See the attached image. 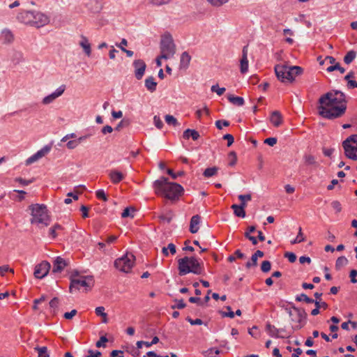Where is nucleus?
Listing matches in <instances>:
<instances>
[{
    "mask_svg": "<svg viewBox=\"0 0 357 357\" xmlns=\"http://www.w3.org/2000/svg\"><path fill=\"white\" fill-rule=\"evenodd\" d=\"M319 114L322 117L333 120L342 117L347 110V98L344 92L331 90L320 96L318 100Z\"/></svg>",
    "mask_w": 357,
    "mask_h": 357,
    "instance_id": "f257e3e1",
    "label": "nucleus"
},
{
    "mask_svg": "<svg viewBox=\"0 0 357 357\" xmlns=\"http://www.w3.org/2000/svg\"><path fill=\"white\" fill-rule=\"evenodd\" d=\"M153 187L155 194L164 195L166 198L174 200L178 199L183 191V187L176 183H170L166 177H160L155 181Z\"/></svg>",
    "mask_w": 357,
    "mask_h": 357,
    "instance_id": "f03ea898",
    "label": "nucleus"
},
{
    "mask_svg": "<svg viewBox=\"0 0 357 357\" xmlns=\"http://www.w3.org/2000/svg\"><path fill=\"white\" fill-rule=\"evenodd\" d=\"M274 70L278 79L282 82H293L296 76L303 73V69L300 66H289L286 64H278Z\"/></svg>",
    "mask_w": 357,
    "mask_h": 357,
    "instance_id": "7ed1b4c3",
    "label": "nucleus"
},
{
    "mask_svg": "<svg viewBox=\"0 0 357 357\" xmlns=\"http://www.w3.org/2000/svg\"><path fill=\"white\" fill-rule=\"evenodd\" d=\"M178 269L180 275L189 273L201 275L204 271L203 264L195 257H185L178 260Z\"/></svg>",
    "mask_w": 357,
    "mask_h": 357,
    "instance_id": "20e7f679",
    "label": "nucleus"
},
{
    "mask_svg": "<svg viewBox=\"0 0 357 357\" xmlns=\"http://www.w3.org/2000/svg\"><path fill=\"white\" fill-rule=\"evenodd\" d=\"M29 209L31 211L32 218L30 220L31 224H41L45 227L50 225V218L45 205L31 204L29 206Z\"/></svg>",
    "mask_w": 357,
    "mask_h": 357,
    "instance_id": "39448f33",
    "label": "nucleus"
},
{
    "mask_svg": "<svg viewBox=\"0 0 357 357\" xmlns=\"http://www.w3.org/2000/svg\"><path fill=\"white\" fill-rule=\"evenodd\" d=\"M176 50V45L172 35L169 33L162 35L160 42L161 58L167 60L174 57Z\"/></svg>",
    "mask_w": 357,
    "mask_h": 357,
    "instance_id": "423d86ee",
    "label": "nucleus"
},
{
    "mask_svg": "<svg viewBox=\"0 0 357 357\" xmlns=\"http://www.w3.org/2000/svg\"><path fill=\"white\" fill-rule=\"evenodd\" d=\"M287 310L293 323L291 326L293 331H298L302 328L305 324L307 318V313L305 310L292 306L287 309Z\"/></svg>",
    "mask_w": 357,
    "mask_h": 357,
    "instance_id": "0eeeda50",
    "label": "nucleus"
},
{
    "mask_svg": "<svg viewBox=\"0 0 357 357\" xmlns=\"http://www.w3.org/2000/svg\"><path fill=\"white\" fill-rule=\"evenodd\" d=\"M342 146L347 158L352 160H357V135L348 137L343 141Z\"/></svg>",
    "mask_w": 357,
    "mask_h": 357,
    "instance_id": "6e6552de",
    "label": "nucleus"
},
{
    "mask_svg": "<svg viewBox=\"0 0 357 357\" xmlns=\"http://www.w3.org/2000/svg\"><path fill=\"white\" fill-rule=\"evenodd\" d=\"M135 256L132 254H126L118 258L114 261V266L120 271L129 273L134 264Z\"/></svg>",
    "mask_w": 357,
    "mask_h": 357,
    "instance_id": "1a4fd4ad",
    "label": "nucleus"
},
{
    "mask_svg": "<svg viewBox=\"0 0 357 357\" xmlns=\"http://www.w3.org/2000/svg\"><path fill=\"white\" fill-rule=\"evenodd\" d=\"M93 285V278L91 276H82L79 278H72L70 285V291L73 289H79L81 287H91Z\"/></svg>",
    "mask_w": 357,
    "mask_h": 357,
    "instance_id": "9d476101",
    "label": "nucleus"
},
{
    "mask_svg": "<svg viewBox=\"0 0 357 357\" xmlns=\"http://www.w3.org/2000/svg\"><path fill=\"white\" fill-rule=\"evenodd\" d=\"M49 22V17L38 11H33V18H31V26L36 27H41Z\"/></svg>",
    "mask_w": 357,
    "mask_h": 357,
    "instance_id": "9b49d317",
    "label": "nucleus"
},
{
    "mask_svg": "<svg viewBox=\"0 0 357 357\" xmlns=\"http://www.w3.org/2000/svg\"><path fill=\"white\" fill-rule=\"evenodd\" d=\"M50 264L46 261H42L35 267L33 275L36 278L42 279L45 277L50 269Z\"/></svg>",
    "mask_w": 357,
    "mask_h": 357,
    "instance_id": "f8f14e48",
    "label": "nucleus"
},
{
    "mask_svg": "<svg viewBox=\"0 0 357 357\" xmlns=\"http://www.w3.org/2000/svg\"><path fill=\"white\" fill-rule=\"evenodd\" d=\"M66 86L64 84L61 85L51 94L45 96L42 100V103L45 105H49L53 102L57 98L60 97L65 91Z\"/></svg>",
    "mask_w": 357,
    "mask_h": 357,
    "instance_id": "ddd939ff",
    "label": "nucleus"
},
{
    "mask_svg": "<svg viewBox=\"0 0 357 357\" xmlns=\"http://www.w3.org/2000/svg\"><path fill=\"white\" fill-rule=\"evenodd\" d=\"M51 148H52V146L50 145L45 146L40 150L38 151L36 153H34L33 155L29 157L26 160V165H31V164L36 162L41 158L44 157L51 151Z\"/></svg>",
    "mask_w": 357,
    "mask_h": 357,
    "instance_id": "4468645a",
    "label": "nucleus"
},
{
    "mask_svg": "<svg viewBox=\"0 0 357 357\" xmlns=\"http://www.w3.org/2000/svg\"><path fill=\"white\" fill-rule=\"evenodd\" d=\"M133 67L135 68V76L137 79L139 80L144 75L146 65L142 59H137L133 61Z\"/></svg>",
    "mask_w": 357,
    "mask_h": 357,
    "instance_id": "2eb2a0df",
    "label": "nucleus"
},
{
    "mask_svg": "<svg viewBox=\"0 0 357 357\" xmlns=\"http://www.w3.org/2000/svg\"><path fill=\"white\" fill-rule=\"evenodd\" d=\"M88 10L93 14H98L102 10V5L98 0H89L86 4Z\"/></svg>",
    "mask_w": 357,
    "mask_h": 357,
    "instance_id": "dca6fc26",
    "label": "nucleus"
},
{
    "mask_svg": "<svg viewBox=\"0 0 357 357\" xmlns=\"http://www.w3.org/2000/svg\"><path fill=\"white\" fill-rule=\"evenodd\" d=\"M248 70V46H244L242 50V57L240 60V71L244 74Z\"/></svg>",
    "mask_w": 357,
    "mask_h": 357,
    "instance_id": "f3484780",
    "label": "nucleus"
},
{
    "mask_svg": "<svg viewBox=\"0 0 357 357\" xmlns=\"http://www.w3.org/2000/svg\"><path fill=\"white\" fill-rule=\"evenodd\" d=\"M31 18H33V11L22 10L17 15L19 22L28 25H31Z\"/></svg>",
    "mask_w": 357,
    "mask_h": 357,
    "instance_id": "a211bd4d",
    "label": "nucleus"
},
{
    "mask_svg": "<svg viewBox=\"0 0 357 357\" xmlns=\"http://www.w3.org/2000/svg\"><path fill=\"white\" fill-rule=\"evenodd\" d=\"M0 38L3 43L10 44L14 41L15 37L13 32L9 29H3L1 31Z\"/></svg>",
    "mask_w": 357,
    "mask_h": 357,
    "instance_id": "6ab92c4d",
    "label": "nucleus"
},
{
    "mask_svg": "<svg viewBox=\"0 0 357 357\" xmlns=\"http://www.w3.org/2000/svg\"><path fill=\"white\" fill-rule=\"evenodd\" d=\"M67 265L68 264L64 259L57 257L54 261L52 272L61 273Z\"/></svg>",
    "mask_w": 357,
    "mask_h": 357,
    "instance_id": "aec40b11",
    "label": "nucleus"
},
{
    "mask_svg": "<svg viewBox=\"0 0 357 357\" xmlns=\"http://www.w3.org/2000/svg\"><path fill=\"white\" fill-rule=\"evenodd\" d=\"M80 38L81 40L79 43V46L83 49L85 54L90 56L91 54V46L88 38L84 35H81Z\"/></svg>",
    "mask_w": 357,
    "mask_h": 357,
    "instance_id": "412c9836",
    "label": "nucleus"
},
{
    "mask_svg": "<svg viewBox=\"0 0 357 357\" xmlns=\"http://www.w3.org/2000/svg\"><path fill=\"white\" fill-rule=\"evenodd\" d=\"M266 331L271 337H275V338L286 337V336L280 335L279 328H277L275 326L271 325L270 323L266 324Z\"/></svg>",
    "mask_w": 357,
    "mask_h": 357,
    "instance_id": "4be33fe9",
    "label": "nucleus"
},
{
    "mask_svg": "<svg viewBox=\"0 0 357 357\" xmlns=\"http://www.w3.org/2000/svg\"><path fill=\"white\" fill-rule=\"evenodd\" d=\"M201 217L199 215H193L191 218L190 222V231L192 234H195L199 229Z\"/></svg>",
    "mask_w": 357,
    "mask_h": 357,
    "instance_id": "5701e85b",
    "label": "nucleus"
},
{
    "mask_svg": "<svg viewBox=\"0 0 357 357\" xmlns=\"http://www.w3.org/2000/svg\"><path fill=\"white\" fill-rule=\"evenodd\" d=\"M247 204L241 203L239 205L233 204L231 206V208L234 210V213L236 216L239 218H245V208L246 207Z\"/></svg>",
    "mask_w": 357,
    "mask_h": 357,
    "instance_id": "b1692460",
    "label": "nucleus"
},
{
    "mask_svg": "<svg viewBox=\"0 0 357 357\" xmlns=\"http://www.w3.org/2000/svg\"><path fill=\"white\" fill-rule=\"evenodd\" d=\"M109 176L111 181L114 184L119 183L124 178L123 174L116 169L111 170Z\"/></svg>",
    "mask_w": 357,
    "mask_h": 357,
    "instance_id": "393cba45",
    "label": "nucleus"
},
{
    "mask_svg": "<svg viewBox=\"0 0 357 357\" xmlns=\"http://www.w3.org/2000/svg\"><path fill=\"white\" fill-rule=\"evenodd\" d=\"M270 121L275 127H279L282 123V116L279 111L272 112L270 116Z\"/></svg>",
    "mask_w": 357,
    "mask_h": 357,
    "instance_id": "a878e982",
    "label": "nucleus"
},
{
    "mask_svg": "<svg viewBox=\"0 0 357 357\" xmlns=\"http://www.w3.org/2000/svg\"><path fill=\"white\" fill-rule=\"evenodd\" d=\"M191 56L187 52H184L181 55L180 68L186 69L190 62Z\"/></svg>",
    "mask_w": 357,
    "mask_h": 357,
    "instance_id": "bb28decb",
    "label": "nucleus"
},
{
    "mask_svg": "<svg viewBox=\"0 0 357 357\" xmlns=\"http://www.w3.org/2000/svg\"><path fill=\"white\" fill-rule=\"evenodd\" d=\"M145 86L151 93L156 90L157 82H155L153 77L151 76L145 79Z\"/></svg>",
    "mask_w": 357,
    "mask_h": 357,
    "instance_id": "cd10ccee",
    "label": "nucleus"
},
{
    "mask_svg": "<svg viewBox=\"0 0 357 357\" xmlns=\"http://www.w3.org/2000/svg\"><path fill=\"white\" fill-rule=\"evenodd\" d=\"M183 135L185 139H189L191 137L193 140H197L199 137V134L197 131L189 128L184 131Z\"/></svg>",
    "mask_w": 357,
    "mask_h": 357,
    "instance_id": "c85d7f7f",
    "label": "nucleus"
},
{
    "mask_svg": "<svg viewBox=\"0 0 357 357\" xmlns=\"http://www.w3.org/2000/svg\"><path fill=\"white\" fill-rule=\"evenodd\" d=\"M305 164L307 165H314L318 167L319 164L316 160V158L310 154H305L303 156Z\"/></svg>",
    "mask_w": 357,
    "mask_h": 357,
    "instance_id": "c756f323",
    "label": "nucleus"
},
{
    "mask_svg": "<svg viewBox=\"0 0 357 357\" xmlns=\"http://www.w3.org/2000/svg\"><path fill=\"white\" fill-rule=\"evenodd\" d=\"M228 100L234 105L242 106L244 105V99L242 97L234 96L233 95H228Z\"/></svg>",
    "mask_w": 357,
    "mask_h": 357,
    "instance_id": "7c9ffc66",
    "label": "nucleus"
},
{
    "mask_svg": "<svg viewBox=\"0 0 357 357\" xmlns=\"http://www.w3.org/2000/svg\"><path fill=\"white\" fill-rule=\"evenodd\" d=\"M174 216V215L173 211L172 210H169L165 214L160 215L158 218L161 221L169 223L172 220Z\"/></svg>",
    "mask_w": 357,
    "mask_h": 357,
    "instance_id": "2f4dec72",
    "label": "nucleus"
},
{
    "mask_svg": "<svg viewBox=\"0 0 357 357\" xmlns=\"http://www.w3.org/2000/svg\"><path fill=\"white\" fill-rule=\"evenodd\" d=\"M348 264V259L344 256L338 257L335 262V268L337 270L341 269L342 267Z\"/></svg>",
    "mask_w": 357,
    "mask_h": 357,
    "instance_id": "473e14b6",
    "label": "nucleus"
},
{
    "mask_svg": "<svg viewBox=\"0 0 357 357\" xmlns=\"http://www.w3.org/2000/svg\"><path fill=\"white\" fill-rule=\"evenodd\" d=\"M356 52L354 50L349 51L344 57V62L347 64L351 63L356 58Z\"/></svg>",
    "mask_w": 357,
    "mask_h": 357,
    "instance_id": "72a5a7b5",
    "label": "nucleus"
},
{
    "mask_svg": "<svg viewBox=\"0 0 357 357\" xmlns=\"http://www.w3.org/2000/svg\"><path fill=\"white\" fill-rule=\"evenodd\" d=\"M218 169L216 167H208L204 170L203 175L205 177L208 178V177L215 175L218 172Z\"/></svg>",
    "mask_w": 357,
    "mask_h": 357,
    "instance_id": "f704fd0d",
    "label": "nucleus"
},
{
    "mask_svg": "<svg viewBox=\"0 0 357 357\" xmlns=\"http://www.w3.org/2000/svg\"><path fill=\"white\" fill-rule=\"evenodd\" d=\"M339 70L340 73L343 74L345 72V69L340 66L339 63H335L334 65H331L326 68L327 72H333L334 70Z\"/></svg>",
    "mask_w": 357,
    "mask_h": 357,
    "instance_id": "c9c22d12",
    "label": "nucleus"
},
{
    "mask_svg": "<svg viewBox=\"0 0 357 357\" xmlns=\"http://www.w3.org/2000/svg\"><path fill=\"white\" fill-rule=\"evenodd\" d=\"M296 301H305L307 303H313L314 300L312 298H309L306 294H301L300 295L296 296Z\"/></svg>",
    "mask_w": 357,
    "mask_h": 357,
    "instance_id": "e433bc0d",
    "label": "nucleus"
},
{
    "mask_svg": "<svg viewBox=\"0 0 357 357\" xmlns=\"http://www.w3.org/2000/svg\"><path fill=\"white\" fill-rule=\"evenodd\" d=\"M305 241V238L303 236L302 232V228L300 227L298 228V232L295 239L291 241V244H296L303 242Z\"/></svg>",
    "mask_w": 357,
    "mask_h": 357,
    "instance_id": "4c0bfd02",
    "label": "nucleus"
},
{
    "mask_svg": "<svg viewBox=\"0 0 357 357\" xmlns=\"http://www.w3.org/2000/svg\"><path fill=\"white\" fill-rule=\"evenodd\" d=\"M165 119L166 123L169 125H172L174 126H177L179 125L177 119L172 115H169V114L166 115L165 116Z\"/></svg>",
    "mask_w": 357,
    "mask_h": 357,
    "instance_id": "58836bf2",
    "label": "nucleus"
},
{
    "mask_svg": "<svg viewBox=\"0 0 357 357\" xmlns=\"http://www.w3.org/2000/svg\"><path fill=\"white\" fill-rule=\"evenodd\" d=\"M135 211V208L133 207H127L126 208L123 213H121V217L125 218L128 217L133 218L134 215L133 213Z\"/></svg>",
    "mask_w": 357,
    "mask_h": 357,
    "instance_id": "ea45409f",
    "label": "nucleus"
},
{
    "mask_svg": "<svg viewBox=\"0 0 357 357\" xmlns=\"http://www.w3.org/2000/svg\"><path fill=\"white\" fill-rule=\"evenodd\" d=\"M220 354V351L217 349L211 348L204 352V354L206 357H215V356Z\"/></svg>",
    "mask_w": 357,
    "mask_h": 357,
    "instance_id": "a19ab883",
    "label": "nucleus"
},
{
    "mask_svg": "<svg viewBox=\"0 0 357 357\" xmlns=\"http://www.w3.org/2000/svg\"><path fill=\"white\" fill-rule=\"evenodd\" d=\"M35 349L38 351V357H49L47 348L46 347H36Z\"/></svg>",
    "mask_w": 357,
    "mask_h": 357,
    "instance_id": "79ce46f5",
    "label": "nucleus"
},
{
    "mask_svg": "<svg viewBox=\"0 0 357 357\" xmlns=\"http://www.w3.org/2000/svg\"><path fill=\"white\" fill-rule=\"evenodd\" d=\"M211 6L220 7L227 3L229 0H206Z\"/></svg>",
    "mask_w": 357,
    "mask_h": 357,
    "instance_id": "37998d69",
    "label": "nucleus"
},
{
    "mask_svg": "<svg viewBox=\"0 0 357 357\" xmlns=\"http://www.w3.org/2000/svg\"><path fill=\"white\" fill-rule=\"evenodd\" d=\"M211 90L212 92H215L218 96H221L226 89L225 87L220 88L218 84H215L211 86Z\"/></svg>",
    "mask_w": 357,
    "mask_h": 357,
    "instance_id": "c03bdc74",
    "label": "nucleus"
},
{
    "mask_svg": "<svg viewBox=\"0 0 357 357\" xmlns=\"http://www.w3.org/2000/svg\"><path fill=\"white\" fill-rule=\"evenodd\" d=\"M248 333L253 337L257 339L260 336V332L258 331V327L254 326L252 328L248 330Z\"/></svg>",
    "mask_w": 357,
    "mask_h": 357,
    "instance_id": "a18cd8bd",
    "label": "nucleus"
},
{
    "mask_svg": "<svg viewBox=\"0 0 357 357\" xmlns=\"http://www.w3.org/2000/svg\"><path fill=\"white\" fill-rule=\"evenodd\" d=\"M61 226L59 224H56L54 225L52 227H51L50 229V236H52V238H54L56 237V230H59V229H61Z\"/></svg>",
    "mask_w": 357,
    "mask_h": 357,
    "instance_id": "49530a36",
    "label": "nucleus"
},
{
    "mask_svg": "<svg viewBox=\"0 0 357 357\" xmlns=\"http://www.w3.org/2000/svg\"><path fill=\"white\" fill-rule=\"evenodd\" d=\"M257 259L258 258L253 254L251 257V261H249L245 264V267L247 268H250L251 267L256 266L257 265Z\"/></svg>",
    "mask_w": 357,
    "mask_h": 357,
    "instance_id": "de8ad7c7",
    "label": "nucleus"
},
{
    "mask_svg": "<svg viewBox=\"0 0 357 357\" xmlns=\"http://www.w3.org/2000/svg\"><path fill=\"white\" fill-rule=\"evenodd\" d=\"M271 268V264L269 261H264L261 265V270L264 273L268 272Z\"/></svg>",
    "mask_w": 357,
    "mask_h": 357,
    "instance_id": "09e8293b",
    "label": "nucleus"
},
{
    "mask_svg": "<svg viewBox=\"0 0 357 357\" xmlns=\"http://www.w3.org/2000/svg\"><path fill=\"white\" fill-rule=\"evenodd\" d=\"M229 122L226 120H218L215 121V126L219 130H222V126H229Z\"/></svg>",
    "mask_w": 357,
    "mask_h": 357,
    "instance_id": "8fccbe9b",
    "label": "nucleus"
},
{
    "mask_svg": "<svg viewBox=\"0 0 357 357\" xmlns=\"http://www.w3.org/2000/svg\"><path fill=\"white\" fill-rule=\"evenodd\" d=\"M153 123L155 126L158 129H162L164 125L160 118L157 115L153 117Z\"/></svg>",
    "mask_w": 357,
    "mask_h": 357,
    "instance_id": "3c124183",
    "label": "nucleus"
},
{
    "mask_svg": "<svg viewBox=\"0 0 357 357\" xmlns=\"http://www.w3.org/2000/svg\"><path fill=\"white\" fill-rule=\"evenodd\" d=\"M203 114H205L207 116H208L210 114L209 109H208V107L206 106H204L203 109H198L196 112V115L198 119H200Z\"/></svg>",
    "mask_w": 357,
    "mask_h": 357,
    "instance_id": "603ef678",
    "label": "nucleus"
},
{
    "mask_svg": "<svg viewBox=\"0 0 357 357\" xmlns=\"http://www.w3.org/2000/svg\"><path fill=\"white\" fill-rule=\"evenodd\" d=\"M96 195L100 199H102L105 202L107 201V197L105 191L102 189L97 190L96 192Z\"/></svg>",
    "mask_w": 357,
    "mask_h": 357,
    "instance_id": "864d4df0",
    "label": "nucleus"
},
{
    "mask_svg": "<svg viewBox=\"0 0 357 357\" xmlns=\"http://www.w3.org/2000/svg\"><path fill=\"white\" fill-rule=\"evenodd\" d=\"M59 303V298L57 297H54L50 301L49 305H50V308L53 309L54 312L55 310L58 308Z\"/></svg>",
    "mask_w": 357,
    "mask_h": 357,
    "instance_id": "5fc2aeb1",
    "label": "nucleus"
},
{
    "mask_svg": "<svg viewBox=\"0 0 357 357\" xmlns=\"http://www.w3.org/2000/svg\"><path fill=\"white\" fill-rule=\"evenodd\" d=\"M108 341L107 338L105 336L100 337V340L96 342V346L98 348L100 347H105V343Z\"/></svg>",
    "mask_w": 357,
    "mask_h": 357,
    "instance_id": "6e6d98bb",
    "label": "nucleus"
},
{
    "mask_svg": "<svg viewBox=\"0 0 357 357\" xmlns=\"http://www.w3.org/2000/svg\"><path fill=\"white\" fill-rule=\"evenodd\" d=\"M229 157L231 158L229 165V166H234L237 161V157L236 154L234 151H231L229 153Z\"/></svg>",
    "mask_w": 357,
    "mask_h": 357,
    "instance_id": "4d7b16f0",
    "label": "nucleus"
},
{
    "mask_svg": "<svg viewBox=\"0 0 357 357\" xmlns=\"http://www.w3.org/2000/svg\"><path fill=\"white\" fill-rule=\"evenodd\" d=\"M171 0H149V2L155 6H162L169 3Z\"/></svg>",
    "mask_w": 357,
    "mask_h": 357,
    "instance_id": "13d9d810",
    "label": "nucleus"
},
{
    "mask_svg": "<svg viewBox=\"0 0 357 357\" xmlns=\"http://www.w3.org/2000/svg\"><path fill=\"white\" fill-rule=\"evenodd\" d=\"M238 199L241 201V203L246 204L247 201H250L252 199V196L250 194L247 195H239L238 196Z\"/></svg>",
    "mask_w": 357,
    "mask_h": 357,
    "instance_id": "bf43d9fd",
    "label": "nucleus"
},
{
    "mask_svg": "<svg viewBox=\"0 0 357 357\" xmlns=\"http://www.w3.org/2000/svg\"><path fill=\"white\" fill-rule=\"evenodd\" d=\"M167 174L172 176L173 179L177 178L178 176H183L184 174V172L181 171L178 173H174L172 169H168L167 171Z\"/></svg>",
    "mask_w": 357,
    "mask_h": 357,
    "instance_id": "052dcab7",
    "label": "nucleus"
},
{
    "mask_svg": "<svg viewBox=\"0 0 357 357\" xmlns=\"http://www.w3.org/2000/svg\"><path fill=\"white\" fill-rule=\"evenodd\" d=\"M284 257L287 258L291 263H294L296 260V255L294 252H287L284 253Z\"/></svg>",
    "mask_w": 357,
    "mask_h": 357,
    "instance_id": "680f3d73",
    "label": "nucleus"
},
{
    "mask_svg": "<svg viewBox=\"0 0 357 357\" xmlns=\"http://www.w3.org/2000/svg\"><path fill=\"white\" fill-rule=\"evenodd\" d=\"M79 145V143L77 139L73 140H70L67 142L66 146L68 149H74Z\"/></svg>",
    "mask_w": 357,
    "mask_h": 357,
    "instance_id": "e2e57ef3",
    "label": "nucleus"
},
{
    "mask_svg": "<svg viewBox=\"0 0 357 357\" xmlns=\"http://www.w3.org/2000/svg\"><path fill=\"white\" fill-rule=\"evenodd\" d=\"M95 312L97 314V316H100V317H106L107 316V313L105 312V307L103 306L97 307L95 309Z\"/></svg>",
    "mask_w": 357,
    "mask_h": 357,
    "instance_id": "0e129e2a",
    "label": "nucleus"
},
{
    "mask_svg": "<svg viewBox=\"0 0 357 357\" xmlns=\"http://www.w3.org/2000/svg\"><path fill=\"white\" fill-rule=\"evenodd\" d=\"M175 301L177 302V305H172V309H176V308L183 309V308L185 307L186 304L184 303L183 299H181V300L176 299Z\"/></svg>",
    "mask_w": 357,
    "mask_h": 357,
    "instance_id": "69168bd1",
    "label": "nucleus"
},
{
    "mask_svg": "<svg viewBox=\"0 0 357 357\" xmlns=\"http://www.w3.org/2000/svg\"><path fill=\"white\" fill-rule=\"evenodd\" d=\"M10 272L12 273H14V270L13 268H10L7 265H4V266H0V274L3 276L4 274L6 273V272Z\"/></svg>",
    "mask_w": 357,
    "mask_h": 357,
    "instance_id": "338daca9",
    "label": "nucleus"
},
{
    "mask_svg": "<svg viewBox=\"0 0 357 357\" xmlns=\"http://www.w3.org/2000/svg\"><path fill=\"white\" fill-rule=\"evenodd\" d=\"M88 355L85 357H100L102 356V353L99 351H93L91 349L88 350Z\"/></svg>",
    "mask_w": 357,
    "mask_h": 357,
    "instance_id": "774afa93",
    "label": "nucleus"
}]
</instances>
